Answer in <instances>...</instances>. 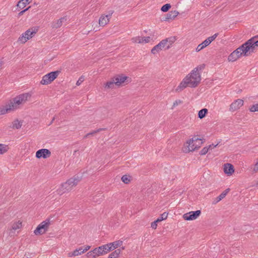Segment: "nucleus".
Segmentation results:
<instances>
[{
  "label": "nucleus",
  "mask_w": 258,
  "mask_h": 258,
  "mask_svg": "<svg viewBox=\"0 0 258 258\" xmlns=\"http://www.w3.org/2000/svg\"><path fill=\"white\" fill-rule=\"evenodd\" d=\"M255 186H256V187L258 186V181H256V182L255 183Z\"/></svg>",
  "instance_id": "54"
},
{
  "label": "nucleus",
  "mask_w": 258,
  "mask_h": 258,
  "mask_svg": "<svg viewBox=\"0 0 258 258\" xmlns=\"http://www.w3.org/2000/svg\"><path fill=\"white\" fill-rule=\"evenodd\" d=\"M150 37H143V43H148L150 41Z\"/></svg>",
  "instance_id": "46"
},
{
  "label": "nucleus",
  "mask_w": 258,
  "mask_h": 258,
  "mask_svg": "<svg viewBox=\"0 0 258 258\" xmlns=\"http://www.w3.org/2000/svg\"><path fill=\"white\" fill-rule=\"evenodd\" d=\"M13 110L10 103L0 107V115L5 114L8 112Z\"/></svg>",
  "instance_id": "24"
},
{
  "label": "nucleus",
  "mask_w": 258,
  "mask_h": 258,
  "mask_svg": "<svg viewBox=\"0 0 258 258\" xmlns=\"http://www.w3.org/2000/svg\"><path fill=\"white\" fill-rule=\"evenodd\" d=\"M230 189L227 188L226 190H225L222 193H221L218 197H217L214 201L213 202V204H216L219 202H220L221 200H222L223 199H224L226 195L228 194V192L229 191Z\"/></svg>",
  "instance_id": "25"
},
{
  "label": "nucleus",
  "mask_w": 258,
  "mask_h": 258,
  "mask_svg": "<svg viewBox=\"0 0 258 258\" xmlns=\"http://www.w3.org/2000/svg\"><path fill=\"white\" fill-rule=\"evenodd\" d=\"M121 249H124V247H121Z\"/></svg>",
  "instance_id": "56"
},
{
  "label": "nucleus",
  "mask_w": 258,
  "mask_h": 258,
  "mask_svg": "<svg viewBox=\"0 0 258 258\" xmlns=\"http://www.w3.org/2000/svg\"><path fill=\"white\" fill-rule=\"evenodd\" d=\"M224 171L227 174L232 175L234 172L233 165L230 163L225 164L224 165Z\"/></svg>",
  "instance_id": "20"
},
{
  "label": "nucleus",
  "mask_w": 258,
  "mask_h": 258,
  "mask_svg": "<svg viewBox=\"0 0 258 258\" xmlns=\"http://www.w3.org/2000/svg\"><path fill=\"white\" fill-rule=\"evenodd\" d=\"M182 103V101H181L180 100H175L173 102V105H172V108H173L174 107H175V106H176L178 104H181Z\"/></svg>",
  "instance_id": "42"
},
{
  "label": "nucleus",
  "mask_w": 258,
  "mask_h": 258,
  "mask_svg": "<svg viewBox=\"0 0 258 258\" xmlns=\"http://www.w3.org/2000/svg\"><path fill=\"white\" fill-rule=\"evenodd\" d=\"M171 8V5L170 4H166L164 5H163L161 9V10L162 11V12H167L169 9Z\"/></svg>",
  "instance_id": "38"
},
{
  "label": "nucleus",
  "mask_w": 258,
  "mask_h": 258,
  "mask_svg": "<svg viewBox=\"0 0 258 258\" xmlns=\"http://www.w3.org/2000/svg\"><path fill=\"white\" fill-rule=\"evenodd\" d=\"M97 114L100 116V118L101 119H103L106 118L109 114L108 110L106 108H100L97 112Z\"/></svg>",
  "instance_id": "22"
},
{
  "label": "nucleus",
  "mask_w": 258,
  "mask_h": 258,
  "mask_svg": "<svg viewBox=\"0 0 258 258\" xmlns=\"http://www.w3.org/2000/svg\"><path fill=\"white\" fill-rule=\"evenodd\" d=\"M13 127L17 129H19L22 126V122L19 121L18 119L15 120L13 122Z\"/></svg>",
  "instance_id": "36"
},
{
  "label": "nucleus",
  "mask_w": 258,
  "mask_h": 258,
  "mask_svg": "<svg viewBox=\"0 0 258 258\" xmlns=\"http://www.w3.org/2000/svg\"><path fill=\"white\" fill-rule=\"evenodd\" d=\"M30 8V7H28L27 8L24 9V10H23L22 11L23 12V13H25L27 11H28L29 9Z\"/></svg>",
  "instance_id": "51"
},
{
  "label": "nucleus",
  "mask_w": 258,
  "mask_h": 258,
  "mask_svg": "<svg viewBox=\"0 0 258 258\" xmlns=\"http://www.w3.org/2000/svg\"><path fill=\"white\" fill-rule=\"evenodd\" d=\"M208 110L207 108H203L198 112V117L200 119L204 118L208 113Z\"/></svg>",
  "instance_id": "30"
},
{
  "label": "nucleus",
  "mask_w": 258,
  "mask_h": 258,
  "mask_svg": "<svg viewBox=\"0 0 258 258\" xmlns=\"http://www.w3.org/2000/svg\"><path fill=\"white\" fill-rule=\"evenodd\" d=\"M258 36H255L245 42L246 44L245 45H247V47H249L250 53L253 52L255 47L258 46V39L256 40Z\"/></svg>",
  "instance_id": "10"
},
{
  "label": "nucleus",
  "mask_w": 258,
  "mask_h": 258,
  "mask_svg": "<svg viewBox=\"0 0 258 258\" xmlns=\"http://www.w3.org/2000/svg\"><path fill=\"white\" fill-rule=\"evenodd\" d=\"M81 180V178L78 176H74L70 178L65 182L62 183L56 190L57 194L61 196L65 193L71 191Z\"/></svg>",
  "instance_id": "2"
},
{
  "label": "nucleus",
  "mask_w": 258,
  "mask_h": 258,
  "mask_svg": "<svg viewBox=\"0 0 258 258\" xmlns=\"http://www.w3.org/2000/svg\"><path fill=\"white\" fill-rule=\"evenodd\" d=\"M106 128H98V130H95V133H99L102 131H104L105 130Z\"/></svg>",
  "instance_id": "50"
},
{
  "label": "nucleus",
  "mask_w": 258,
  "mask_h": 258,
  "mask_svg": "<svg viewBox=\"0 0 258 258\" xmlns=\"http://www.w3.org/2000/svg\"><path fill=\"white\" fill-rule=\"evenodd\" d=\"M50 155L51 152L47 149H40L36 152V157L38 159L41 158L45 159L49 157Z\"/></svg>",
  "instance_id": "16"
},
{
  "label": "nucleus",
  "mask_w": 258,
  "mask_h": 258,
  "mask_svg": "<svg viewBox=\"0 0 258 258\" xmlns=\"http://www.w3.org/2000/svg\"><path fill=\"white\" fill-rule=\"evenodd\" d=\"M243 100L240 99L235 100L230 104L229 111L231 112H234L239 109L241 106L243 105Z\"/></svg>",
  "instance_id": "15"
},
{
  "label": "nucleus",
  "mask_w": 258,
  "mask_h": 258,
  "mask_svg": "<svg viewBox=\"0 0 258 258\" xmlns=\"http://www.w3.org/2000/svg\"><path fill=\"white\" fill-rule=\"evenodd\" d=\"M238 57L233 51L228 56V60L229 61L233 62L238 59Z\"/></svg>",
  "instance_id": "32"
},
{
  "label": "nucleus",
  "mask_w": 258,
  "mask_h": 258,
  "mask_svg": "<svg viewBox=\"0 0 258 258\" xmlns=\"http://www.w3.org/2000/svg\"><path fill=\"white\" fill-rule=\"evenodd\" d=\"M115 85V81H113V78H111V80L107 82L104 85V87L106 89H110L114 88Z\"/></svg>",
  "instance_id": "28"
},
{
  "label": "nucleus",
  "mask_w": 258,
  "mask_h": 258,
  "mask_svg": "<svg viewBox=\"0 0 258 258\" xmlns=\"http://www.w3.org/2000/svg\"><path fill=\"white\" fill-rule=\"evenodd\" d=\"M209 151V149L207 147H205L203 148L202 150L200 151V154L201 155H206Z\"/></svg>",
  "instance_id": "41"
},
{
  "label": "nucleus",
  "mask_w": 258,
  "mask_h": 258,
  "mask_svg": "<svg viewBox=\"0 0 258 258\" xmlns=\"http://www.w3.org/2000/svg\"><path fill=\"white\" fill-rule=\"evenodd\" d=\"M252 171L254 173L258 172V161L254 165Z\"/></svg>",
  "instance_id": "43"
},
{
  "label": "nucleus",
  "mask_w": 258,
  "mask_h": 258,
  "mask_svg": "<svg viewBox=\"0 0 258 258\" xmlns=\"http://www.w3.org/2000/svg\"><path fill=\"white\" fill-rule=\"evenodd\" d=\"M249 110L251 112L258 111V103L252 105L250 108Z\"/></svg>",
  "instance_id": "40"
},
{
  "label": "nucleus",
  "mask_w": 258,
  "mask_h": 258,
  "mask_svg": "<svg viewBox=\"0 0 258 258\" xmlns=\"http://www.w3.org/2000/svg\"><path fill=\"white\" fill-rule=\"evenodd\" d=\"M176 40V39L175 37H170L165 39H163L162 41L165 42V45L166 46V49H168L170 48L171 46Z\"/></svg>",
  "instance_id": "21"
},
{
  "label": "nucleus",
  "mask_w": 258,
  "mask_h": 258,
  "mask_svg": "<svg viewBox=\"0 0 258 258\" xmlns=\"http://www.w3.org/2000/svg\"><path fill=\"white\" fill-rule=\"evenodd\" d=\"M113 81L115 82V85L117 86H121L125 82L127 81L128 77L123 74H119L115 76L113 78Z\"/></svg>",
  "instance_id": "14"
},
{
  "label": "nucleus",
  "mask_w": 258,
  "mask_h": 258,
  "mask_svg": "<svg viewBox=\"0 0 258 258\" xmlns=\"http://www.w3.org/2000/svg\"><path fill=\"white\" fill-rule=\"evenodd\" d=\"M179 13L176 11H172L169 12L168 14H166L165 18L164 19V21H167L169 20L174 19L177 15Z\"/></svg>",
  "instance_id": "23"
},
{
  "label": "nucleus",
  "mask_w": 258,
  "mask_h": 258,
  "mask_svg": "<svg viewBox=\"0 0 258 258\" xmlns=\"http://www.w3.org/2000/svg\"><path fill=\"white\" fill-rule=\"evenodd\" d=\"M203 143V142L201 139L194 137L186 142L182 150L183 152L186 153L193 152L200 148Z\"/></svg>",
  "instance_id": "3"
},
{
  "label": "nucleus",
  "mask_w": 258,
  "mask_h": 258,
  "mask_svg": "<svg viewBox=\"0 0 258 258\" xmlns=\"http://www.w3.org/2000/svg\"><path fill=\"white\" fill-rule=\"evenodd\" d=\"M168 216V213L166 212H164L163 214H162L160 216L157 218V220L159 222H161L164 220H165L167 219Z\"/></svg>",
  "instance_id": "37"
},
{
  "label": "nucleus",
  "mask_w": 258,
  "mask_h": 258,
  "mask_svg": "<svg viewBox=\"0 0 258 258\" xmlns=\"http://www.w3.org/2000/svg\"><path fill=\"white\" fill-rule=\"evenodd\" d=\"M31 96L29 93L20 94L13 99L10 104L13 110L18 108L20 105L25 104Z\"/></svg>",
  "instance_id": "4"
},
{
  "label": "nucleus",
  "mask_w": 258,
  "mask_h": 258,
  "mask_svg": "<svg viewBox=\"0 0 258 258\" xmlns=\"http://www.w3.org/2000/svg\"><path fill=\"white\" fill-rule=\"evenodd\" d=\"M36 33V31L35 29H29L27 30L25 33H23L18 38V42L24 44L32 38L33 36Z\"/></svg>",
  "instance_id": "6"
},
{
  "label": "nucleus",
  "mask_w": 258,
  "mask_h": 258,
  "mask_svg": "<svg viewBox=\"0 0 258 258\" xmlns=\"http://www.w3.org/2000/svg\"><path fill=\"white\" fill-rule=\"evenodd\" d=\"M50 225V220L46 219L45 221L41 222L34 230L35 235H42L45 233L48 229Z\"/></svg>",
  "instance_id": "7"
},
{
  "label": "nucleus",
  "mask_w": 258,
  "mask_h": 258,
  "mask_svg": "<svg viewBox=\"0 0 258 258\" xmlns=\"http://www.w3.org/2000/svg\"><path fill=\"white\" fill-rule=\"evenodd\" d=\"M60 72L58 71L51 72L44 75L40 82L42 85H48L54 80L59 75Z\"/></svg>",
  "instance_id": "5"
},
{
  "label": "nucleus",
  "mask_w": 258,
  "mask_h": 258,
  "mask_svg": "<svg viewBox=\"0 0 258 258\" xmlns=\"http://www.w3.org/2000/svg\"><path fill=\"white\" fill-rule=\"evenodd\" d=\"M123 241L117 240L106 244V247L108 249V252L112 251L122 245Z\"/></svg>",
  "instance_id": "17"
},
{
  "label": "nucleus",
  "mask_w": 258,
  "mask_h": 258,
  "mask_svg": "<svg viewBox=\"0 0 258 258\" xmlns=\"http://www.w3.org/2000/svg\"><path fill=\"white\" fill-rule=\"evenodd\" d=\"M121 181L125 183L128 184L131 181L130 176L127 175H124L121 177Z\"/></svg>",
  "instance_id": "35"
},
{
  "label": "nucleus",
  "mask_w": 258,
  "mask_h": 258,
  "mask_svg": "<svg viewBox=\"0 0 258 258\" xmlns=\"http://www.w3.org/2000/svg\"><path fill=\"white\" fill-rule=\"evenodd\" d=\"M166 45H165V42L162 40L152 49L151 52L152 53L155 54L162 50V49Z\"/></svg>",
  "instance_id": "19"
},
{
  "label": "nucleus",
  "mask_w": 258,
  "mask_h": 258,
  "mask_svg": "<svg viewBox=\"0 0 258 258\" xmlns=\"http://www.w3.org/2000/svg\"><path fill=\"white\" fill-rule=\"evenodd\" d=\"M93 251L97 257L103 255L108 252V249L107 248L106 244L94 248Z\"/></svg>",
  "instance_id": "13"
},
{
  "label": "nucleus",
  "mask_w": 258,
  "mask_h": 258,
  "mask_svg": "<svg viewBox=\"0 0 258 258\" xmlns=\"http://www.w3.org/2000/svg\"><path fill=\"white\" fill-rule=\"evenodd\" d=\"M96 134L95 133V131H92V132H90L89 133H88L86 134L85 136V138H88L90 135H94V134Z\"/></svg>",
  "instance_id": "49"
},
{
  "label": "nucleus",
  "mask_w": 258,
  "mask_h": 258,
  "mask_svg": "<svg viewBox=\"0 0 258 258\" xmlns=\"http://www.w3.org/2000/svg\"><path fill=\"white\" fill-rule=\"evenodd\" d=\"M113 13V11H111L108 15H102L99 19V24L100 26L103 27L107 25L109 23Z\"/></svg>",
  "instance_id": "12"
},
{
  "label": "nucleus",
  "mask_w": 258,
  "mask_h": 258,
  "mask_svg": "<svg viewBox=\"0 0 258 258\" xmlns=\"http://www.w3.org/2000/svg\"><path fill=\"white\" fill-rule=\"evenodd\" d=\"M218 144H217L216 145H214V144H212V145H210L208 147V148L209 149V150H212V149H214V148H215L216 147H217V146L218 145Z\"/></svg>",
  "instance_id": "48"
},
{
  "label": "nucleus",
  "mask_w": 258,
  "mask_h": 258,
  "mask_svg": "<svg viewBox=\"0 0 258 258\" xmlns=\"http://www.w3.org/2000/svg\"><path fill=\"white\" fill-rule=\"evenodd\" d=\"M22 226V222H21L20 221L15 222L13 224V225L12 226L11 231L12 230L15 231L17 229H20V228H21Z\"/></svg>",
  "instance_id": "31"
},
{
  "label": "nucleus",
  "mask_w": 258,
  "mask_h": 258,
  "mask_svg": "<svg viewBox=\"0 0 258 258\" xmlns=\"http://www.w3.org/2000/svg\"><path fill=\"white\" fill-rule=\"evenodd\" d=\"M93 201H94V202H97V201H95V198H94V197H93Z\"/></svg>",
  "instance_id": "55"
},
{
  "label": "nucleus",
  "mask_w": 258,
  "mask_h": 258,
  "mask_svg": "<svg viewBox=\"0 0 258 258\" xmlns=\"http://www.w3.org/2000/svg\"><path fill=\"white\" fill-rule=\"evenodd\" d=\"M32 1V0H20L18 2L17 6L18 8L22 9L24 8L27 4L31 3Z\"/></svg>",
  "instance_id": "26"
},
{
  "label": "nucleus",
  "mask_w": 258,
  "mask_h": 258,
  "mask_svg": "<svg viewBox=\"0 0 258 258\" xmlns=\"http://www.w3.org/2000/svg\"><path fill=\"white\" fill-rule=\"evenodd\" d=\"M66 20L67 19L65 17H61L60 19L52 22L51 27L53 29H58L62 26L63 22Z\"/></svg>",
  "instance_id": "18"
},
{
  "label": "nucleus",
  "mask_w": 258,
  "mask_h": 258,
  "mask_svg": "<svg viewBox=\"0 0 258 258\" xmlns=\"http://www.w3.org/2000/svg\"><path fill=\"white\" fill-rule=\"evenodd\" d=\"M131 40L134 43H143V37L137 36L133 37Z\"/></svg>",
  "instance_id": "33"
},
{
  "label": "nucleus",
  "mask_w": 258,
  "mask_h": 258,
  "mask_svg": "<svg viewBox=\"0 0 258 258\" xmlns=\"http://www.w3.org/2000/svg\"><path fill=\"white\" fill-rule=\"evenodd\" d=\"M84 81V79L82 77H80L76 83L77 86H79Z\"/></svg>",
  "instance_id": "47"
},
{
  "label": "nucleus",
  "mask_w": 258,
  "mask_h": 258,
  "mask_svg": "<svg viewBox=\"0 0 258 258\" xmlns=\"http://www.w3.org/2000/svg\"><path fill=\"white\" fill-rule=\"evenodd\" d=\"M86 256L88 258H96L95 253L93 250H90L86 254Z\"/></svg>",
  "instance_id": "39"
},
{
  "label": "nucleus",
  "mask_w": 258,
  "mask_h": 258,
  "mask_svg": "<svg viewBox=\"0 0 258 258\" xmlns=\"http://www.w3.org/2000/svg\"><path fill=\"white\" fill-rule=\"evenodd\" d=\"M245 42L234 51L238 58L242 56H247L250 54L249 47H247V45H245Z\"/></svg>",
  "instance_id": "8"
},
{
  "label": "nucleus",
  "mask_w": 258,
  "mask_h": 258,
  "mask_svg": "<svg viewBox=\"0 0 258 258\" xmlns=\"http://www.w3.org/2000/svg\"><path fill=\"white\" fill-rule=\"evenodd\" d=\"M91 248V246L89 245H86L85 246L84 248H82L81 252L83 253L88 251L90 248Z\"/></svg>",
  "instance_id": "45"
},
{
  "label": "nucleus",
  "mask_w": 258,
  "mask_h": 258,
  "mask_svg": "<svg viewBox=\"0 0 258 258\" xmlns=\"http://www.w3.org/2000/svg\"><path fill=\"white\" fill-rule=\"evenodd\" d=\"M9 149L7 145L0 144V154H3L7 152Z\"/></svg>",
  "instance_id": "34"
},
{
  "label": "nucleus",
  "mask_w": 258,
  "mask_h": 258,
  "mask_svg": "<svg viewBox=\"0 0 258 258\" xmlns=\"http://www.w3.org/2000/svg\"><path fill=\"white\" fill-rule=\"evenodd\" d=\"M30 8V7H28L27 8L24 9V10H23L22 11L23 12V13H25L27 11H28L29 9Z\"/></svg>",
  "instance_id": "52"
},
{
  "label": "nucleus",
  "mask_w": 258,
  "mask_h": 258,
  "mask_svg": "<svg viewBox=\"0 0 258 258\" xmlns=\"http://www.w3.org/2000/svg\"><path fill=\"white\" fill-rule=\"evenodd\" d=\"M159 222L157 220H155V221L153 222L152 223H151V227L154 229H156L157 228V223Z\"/></svg>",
  "instance_id": "44"
},
{
  "label": "nucleus",
  "mask_w": 258,
  "mask_h": 258,
  "mask_svg": "<svg viewBox=\"0 0 258 258\" xmlns=\"http://www.w3.org/2000/svg\"><path fill=\"white\" fill-rule=\"evenodd\" d=\"M121 249H117L114 251L112 252L109 255L108 258H117L120 253Z\"/></svg>",
  "instance_id": "29"
},
{
  "label": "nucleus",
  "mask_w": 258,
  "mask_h": 258,
  "mask_svg": "<svg viewBox=\"0 0 258 258\" xmlns=\"http://www.w3.org/2000/svg\"><path fill=\"white\" fill-rule=\"evenodd\" d=\"M205 65L202 64L194 68L190 73L187 75L175 89V91L180 92L187 87L196 88L200 83L201 75L200 71L205 68Z\"/></svg>",
  "instance_id": "1"
},
{
  "label": "nucleus",
  "mask_w": 258,
  "mask_h": 258,
  "mask_svg": "<svg viewBox=\"0 0 258 258\" xmlns=\"http://www.w3.org/2000/svg\"><path fill=\"white\" fill-rule=\"evenodd\" d=\"M201 214L200 210L196 211H191L184 214L183 215V218L184 220L187 221L194 220L196 219Z\"/></svg>",
  "instance_id": "11"
},
{
  "label": "nucleus",
  "mask_w": 258,
  "mask_h": 258,
  "mask_svg": "<svg viewBox=\"0 0 258 258\" xmlns=\"http://www.w3.org/2000/svg\"><path fill=\"white\" fill-rule=\"evenodd\" d=\"M218 35V33H215L213 36L209 37L205 40H204L202 43L200 44L196 48V51L199 52L205 47L208 46L213 41H214Z\"/></svg>",
  "instance_id": "9"
},
{
  "label": "nucleus",
  "mask_w": 258,
  "mask_h": 258,
  "mask_svg": "<svg viewBox=\"0 0 258 258\" xmlns=\"http://www.w3.org/2000/svg\"><path fill=\"white\" fill-rule=\"evenodd\" d=\"M82 247H80L78 249H76L72 252H69L68 254V256L69 257H73L78 256L81 255L82 253H83L81 252Z\"/></svg>",
  "instance_id": "27"
},
{
  "label": "nucleus",
  "mask_w": 258,
  "mask_h": 258,
  "mask_svg": "<svg viewBox=\"0 0 258 258\" xmlns=\"http://www.w3.org/2000/svg\"><path fill=\"white\" fill-rule=\"evenodd\" d=\"M24 14L23 12L22 11H21L20 12H19V13L18 14V15L19 16H21L22 15H23Z\"/></svg>",
  "instance_id": "53"
}]
</instances>
